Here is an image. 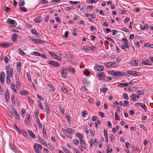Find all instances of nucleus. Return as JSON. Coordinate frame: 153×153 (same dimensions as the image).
<instances>
[{
  "mask_svg": "<svg viewBox=\"0 0 153 153\" xmlns=\"http://www.w3.org/2000/svg\"><path fill=\"white\" fill-rule=\"evenodd\" d=\"M32 40L35 43L40 44L43 43V41L39 39H36L35 38H33L32 39Z\"/></svg>",
  "mask_w": 153,
  "mask_h": 153,
  "instance_id": "ddd939ff",
  "label": "nucleus"
},
{
  "mask_svg": "<svg viewBox=\"0 0 153 153\" xmlns=\"http://www.w3.org/2000/svg\"><path fill=\"white\" fill-rule=\"evenodd\" d=\"M103 68V66L102 65H96L95 67V70L99 71H102Z\"/></svg>",
  "mask_w": 153,
  "mask_h": 153,
  "instance_id": "9d476101",
  "label": "nucleus"
},
{
  "mask_svg": "<svg viewBox=\"0 0 153 153\" xmlns=\"http://www.w3.org/2000/svg\"><path fill=\"white\" fill-rule=\"evenodd\" d=\"M142 64H144L145 65H151L152 64V62L147 59H146L144 61L142 62Z\"/></svg>",
  "mask_w": 153,
  "mask_h": 153,
  "instance_id": "4468645a",
  "label": "nucleus"
},
{
  "mask_svg": "<svg viewBox=\"0 0 153 153\" xmlns=\"http://www.w3.org/2000/svg\"><path fill=\"white\" fill-rule=\"evenodd\" d=\"M139 126L140 128L143 129V130L147 131L146 127L144 125L142 124H140L139 125Z\"/></svg>",
  "mask_w": 153,
  "mask_h": 153,
  "instance_id": "864d4df0",
  "label": "nucleus"
},
{
  "mask_svg": "<svg viewBox=\"0 0 153 153\" xmlns=\"http://www.w3.org/2000/svg\"><path fill=\"white\" fill-rule=\"evenodd\" d=\"M94 144V145L96 146H97L98 145V141L96 139H95L93 143V144Z\"/></svg>",
  "mask_w": 153,
  "mask_h": 153,
  "instance_id": "5fc2aeb1",
  "label": "nucleus"
},
{
  "mask_svg": "<svg viewBox=\"0 0 153 153\" xmlns=\"http://www.w3.org/2000/svg\"><path fill=\"white\" fill-rule=\"evenodd\" d=\"M12 44L7 42L0 44V47L2 48H7L11 46Z\"/></svg>",
  "mask_w": 153,
  "mask_h": 153,
  "instance_id": "0eeeda50",
  "label": "nucleus"
},
{
  "mask_svg": "<svg viewBox=\"0 0 153 153\" xmlns=\"http://www.w3.org/2000/svg\"><path fill=\"white\" fill-rule=\"evenodd\" d=\"M62 89L63 91V92H64L65 94H66L68 92V91L67 89H66L64 87H62Z\"/></svg>",
  "mask_w": 153,
  "mask_h": 153,
  "instance_id": "4d7b16f0",
  "label": "nucleus"
},
{
  "mask_svg": "<svg viewBox=\"0 0 153 153\" xmlns=\"http://www.w3.org/2000/svg\"><path fill=\"white\" fill-rule=\"evenodd\" d=\"M140 106L145 110V111L147 110V108L146 107V105L144 104H143V103H141Z\"/></svg>",
  "mask_w": 153,
  "mask_h": 153,
  "instance_id": "a19ab883",
  "label": "nucleus"
},
{
  "mask_svg": "<svg viewBox=\"0 0 153 153\" xmlns=\"http://www.w3.org/2000/svg\"><path fill=\"white\" fill-rule=\"evenodd\" d=\"M9 59L6 56H5L4 58V60L6 63H7L8 62V60H9Z\"/></svg>",
  "mask_w": 153,
  "mask_h": 153,
  "instance_id": "69168bd1",
  "label": "nucleus"
},
{
  "mask_svg": "<svg viewBox=\"0 0 153 153\" xmlns=\"http://www.w3.org/2000/svg\"><path fill=\"white\" fill-rule=\"evenodd\" d=\"M39 2L43 4H47L48 3V1L45 0H40Z\"/></svg>",
  "mask_w": 153,
  "mask_h": 153,
  "instance_id": "e2e57ef3",
  "label": "nucleus"
},
{
  "mask_svg": "<svg viewBox=\"0 0 153 153\" xmlns=\"http://www.w3.org/2000/svg\"><path fill=\"white\" fill-rule=\"evenodd\" d=\"M129 105V102L126 100H124L123 102V107H125L128 106Z\"/></svg>",
  "mask_w": 153,
  "mask_h": 153,
  "instance_id": "bb28decb",
  "label": "nucleus"
},
{
  "mask_svg": "<svg viewBox=\"0 0 153 153\" xmlns=\"http://www.w3.org/2000/svg\"><path fill=\"white\" fill-rule=\"evenodd\" d=\"M72 8V7H66L65 8V10L66 11H68L69 10H71Z\"/></svg>",
  "mask_w": 153,
  "mask_h": 153,
  "instance_id": "338daca9",
  "label": "nucleus"
},
{
  "mask_svg": "<svg viewBox=\"0 0 153 153\" xmlns=\"http://www.w3.org/2000/svg\"><path fill=\"white\" fill-rule=\"evenodd\" d=\"M4 96L6 101H7L9 100V94L8 89L6 90V93L4 94Z\"/></svg>",
  "mask_w": 153,
  "mask_h": 153,
  "instance_id": "2eb2a0df",
  "label": "nucleus"
},
{
  "mask_svg": "<svg viewBox=\"0 0 153 153\" xmlns=\"http://www.w3.org/2000/svg\"><path fill=\"white\" fill-rule=\"evenodd\" d=\"M7 22L8 23L11 25L14 24L15 23L16 24V21L14 20L11 19L10 18H9L7 19Z\"/></svg>",
  "mask_w": 153,
  "mask_h": 153,
  "instance_id": "dca6fc26",
  "label": "nucleus"
},
{
  "mask_svg": "<svg viewBox=\"0 0 153 153\" xmlns=\"http://www.w3.org/2000/svg\"><path fill=\"white\" fill-rule=\"evenodd\" d=\"M37 97L40 101H43L44 100L43 98L41 96H39L38 94L37 95Z\"/></svg>",
  "mask_w": 153,
  "mask_h": 153,
  "instance_id": "052dcab7",
  "label": "nucleus"
},
{
  "mask_svg": "<svg viewBox=\"0 0 153 153\" xmlns=\"http://www.w3.org/2000/svg\"><path fill=\"white\" fill-rule=\"evenodd\" d=\"M28 94V92L27 91L25 90L22 91L20 94L22 95L25 96L27 95Z\"/></svg>",
  "mask_w": 153,
  "mask_h": 153,
  "instance_id": "473e14b6",
  "label": "nucleus"
},
{
  "mask_svg": "<svg viewBox=\"0 0 153 153\" xmlns=\"http://www.w3.org/2000/svg\"><path fill=\"white\" fill-rule=\"evenodd\" d=\"M31 32L32 34H34L37 37H39V34L37 33L36 30L35 29H32L31 30Z\"/></svg>",
  "mask_w": 153,
  "mask_h": 153,
  "instance_id": "412c9836",
  "label": "nucleus"
},
{
  "mask_svg": "<svg viewBox=\"0 0 153 153\" xmlns=\"http://www.w3.org/2000/svg\"><path fill=\"white\" fill-rule=\"evenodd\" d=\"M48 63L49 65L53 67H57L60 66V65L58 62L52 60H49Z\"/></svg>",
  "mask_w": 153,
  "mask_h": 153,
  "instance_id": "20e7f679",
  "label": "nucleus"
},
{
  "mask_svg": "<svg viewBox=\"0 0 153 153\" xmlns=\"http://www.w3.org/2000/svg\"><path fill=\"white\" fill-rule=\"evenodd\" d=\"M131 99L134 101H136L137 100L136 98V95L135 94H133L131 96Z\"/></svg>",
  "mask_w": 153,
  "mask_h": 153,
  "instance_id": "4c0bfd02",
  "label": "nucleus"
},
{
  "mask_svg": "<svg viewBox=\"0 0 153 153\" xmlns=\"http://www.w3.org/2000/svg\"><path fill=\"white\" fill-rule=\"evenodd\" d=\"M30 54L32 55H34L38 56H40V53L39 52L37 51H33L30 53Z\"/></svg>",
  "mask_w": 153,
  "mask_h": 153,
  "instance_id": "b1692460",
  "label": "nucleus"
},
{
  "mask_svg": "<svg viewBox=\"0 0 153 153\" xmlns=\"http://www.w3.org/2000/svg\"><path fill=\"white\" fill-rule=\"evenodd\" d=\"M115 120H120V118L119 117V115H118L116 113H115Z\"/></svg>",
  "mask_w": 153,
  "mask_h": 153,
  "instance_id": "603ef678",
  "label": "nucleus"
},
{
  "mask_svg": "<svg viewBox=\"0 0 153 153\" xmlns=\"http://www.w3.org/2000/svg\"><path fill=\"white\" fill-rule=\"evenodd\" d=\"M18 38V35L15 33H14L12 35L11 39L13 42L17 41V39Z\"/></svg>",
  "mask_w": 153,
  "mask_h": 153,
  "instance_id": "f8f14e48",
  "label": "nucleus"
},
{
  "mask_svg": "<svg viewBox=\"0 0 153 153\" xmlns=\"http://www.w3.org/2000/svg\"><path fill=\"white\" fill-rule=\"evenodd\" d=\"M90 74V72L88 71L87 69L85 70V71L84 72V74L86 76H89Z\"/></svg>",
  "mask_w": 153,
  "mask_h": 153,
  "instance_id": "ea45409f",
  "label": "nucleus"
},
{
  "mask_svg": "<svg viewBox=\"0 0 153 153\" xmlns=\"http://www.w3.org/2000/svg\"><path fill=\"white\" fill-rule=\"evenodd\" d=\"M19 51L20 53V54L21 55H25V53L22 51V50L21 48L19 49Z\"/></svg>",
  "mask_w": 153,
  "mask_h": 153,
  "instance_id": "13d9d810",
  "label": "nucleus"
},
{
  "mask_svg": "<svg viewBox=\"0 0 153 153\" xmlns=\"http://www.w3.org/2000/svg\"><path fill=\"white\" fill-rule=\"evenodd\" d=\"M47 85L50 88H52L53 91H55V88L53 86V85L50 84H47Z\"/></svg>",
  "mask_w": 153,
  "mask_h": 153,
  "instance_id": "58836bf2",
  "label": "nucleus"
},
{
  "mask_svg": "<svg viewBox=\"0 0 153 153\" xmlns=\"http://www.w3.org/2000/svg\"><path fill=\"white\" fill-rule=\"evenodd\" d=\"M127 11L126 10H119V13L120 14H124L126 13Z\"/></svg>",
  "mask_w": 153,
  "mask_h": 153,
  "instance_id": "0e129e2a",
  "label": "nucleus"
},
{
  "mask_svg": "<svg viewBox=\"0 0 153 153\" xmlns=\"http://www.w3.org/2000/svg\"><path fill=\"white\" fill-rule=\"evenodd\" d=\"M131 64L133 66H137L138 65V63L136 62L135 60H132L131 61Z\"/></svg>",
  "mask_w": 153,
  "mask_h": 153,
  "instance_id": "393cba45",
  "label": "nucleus"
},
{
  "mask_svg": "<svg viewBox=\"0 0 153 153\" xmlns=\"http://www.w3.org/2000/svg\"><path fill=\"white\" fill-rule=\"evenodd\" d=\"M19 9L20 10H22L23 11L25 12H27V9L25 7H19Z\"/></svg>",
  "mask_w": 153,
  "mask_h": 153,
  "instance_id": "49530a36",
  "label": "nucleus"
},
{
  "mask_svg": "<svg viewBox=\"0 0 153 153\" xmlns=\"http://www.w3.org/2000/svg\"><path fill=\"white\" fill-rule=\"evenodd\" d=\"M105 39L108 40L109 41L111 42L112 43H114V41L113 39H112L111 38L109 37H105Z\"/></svg>",
  "mask_w": 153,
  "mask_h": 153,
  "instance_id": "c9c22d12",
  "label": "nucleus"
},
{
  "mask_svg": "<svg viewBox=\"0 0 153 153\" xmlns=\"http://www.w3.org/2000/svg\"><path fill=\"white\" fill-rule=\"evenodd\" d=\"M42 133L43 136L44 137H45L46 138H47L48 135L46 133V128H45V126L43 127Z\"/></svg>",
  "mask_w": 153,
  "mask_h": 153,
  "instance_id": "6ab92c4d",
  "label": "nucleus"
},
{
  "mask_svg": "<svg viewBox=\"0 0 153 153\" xmlns=\"http://www.w3.org/2000/svg\"><path fill=\"white\" fill-rule=\"evenodd\" d=\"M11 100H12V103L15 105L16 104V102L14 98V96L13 95H12L11 97Z\"/></svg>",
  "mask_w": 153,
  "mask_h": 153,
  "instance_id": "3c124183",
  "label": "nucleus"
},
{
  "mask_svg": "<svg viewBox=\"0 0 153 153\" xmlns=\"http://www.w3.org/2000/svg\"><path fill=\"white\" fill-rule=\"evenodd\" d=\"M25 4V2L24 0H21L19 3V5L20 6H22Z\"/></svg>",
  "mask_w": 153,
  "mask_h": 153,
  "instance_id": "72a5a7b5",
  "label": "nucleus"
},
{
  "mask_svg": "<svg viewBox=\"0 0 153 153\" xmlns=\"http://www.w3.org/2000/svg\"><path fill=\"white\" fill-rule=\"evenodd\" d=\"M37 123L39 126L40 128H42V125L39 119L38 118V117H37Z\"/></svg>",
  "mask_w": 153,
  "mask_h": 153,
  "instance_id": "c85d7f7f",
  "label": "nucleus"
},
{
  "mask_svg": "<svg viewBox=\"0 0 153 153\" xmlns=\"http://www.w3.org/2000/svg\"><path fill=\"white\" fill-rule=\"evenodd\" d=\"M60 72L62 77L64 78L66 77L67 73L66 70L65 69L63 68H62Z\"/></svg>",
  "mask_w": 153,
  "mask_h": 153,
  "instance_id": "423d86ee",
  "label": "nucleus"
},
{
  "mask_svg": "<svg viewBox=\"0 0 153 153\" xmlns=\"http://www.w3.org/2000/svg\"><path fill=\"white\" fill-rule=\"evenodd\" d=\"M104 65L105 66H107L108 68L115 67L117 66L116 63L112 62L105 63H104Z\"/></svg>",
  "mask_w": 153,
  "mask_h": 153,
  "instance_id": "39448f33",
  "label": "nucleus"
},
{
  "mask_svg": "<svg viewBox=\"0 0 153 153\" xmlns=\"http://www.w3.org/2000/svg\"><path fill=\"white\" fill-rule=\"evenodd\" d=\"M29 135L33 138H35V136L34 134L30 130H28L27 131Z\"/></svg>",
  "mask_w": 153,
  "mask_h": 153,
  "instance_id": "4be33fe9",
  "label": "nucleus"
},
{
  "mask_svg": "<svg viewBox=\"0 0 153 153\" xmlns=\"http://www.w3.org/2000/svg\"><path fill=\"white\" fill-rule=\"evenodd\" d=\"M144 91H143L138 90L136 91V93L139 95H142L144 94Z\"/></svg>",
  "mask_w": 153,
  "mask_h": 153,
  "instance_id": "09e8293b",
  "label": "nucleus"
},
{
  "mask_svg": "<svg viewBox=\"0 0 153 153\" xmlns=\"http://www.w3.org/2000/svg\"><path fill=\"white\" fill-rule=\"evenodd\" d=\"M76 136L79 138L80 139V140L83 139V136L82 134L78 133H77L76 134Z\"/></svg>",
  "mask_w": 153,
  "mask_h": 153,
  "instance_id": "cd10ccee",
  "label": "nucleus"
},
{
  "mask_svg": "<svg viewBox=\"0 0 153 153\" xmlns=\"http://www.w3.org/2000/svg\"><path fill=\"white\" fill-rule=\"evenodd\" d=\"M21 131L22 132V134L24 137H25L27 136V133L23 129H21Z\"/></svg>",
  "mask_w": 153,
  "mask_h": 153,
  "instance_id": "c03bdc74",
  "label": "nucleus"
},
{
  "mask_svg": "<svg viewBox=\"0 0 153 153\" xmlns=\"http://www.w3.org/2000/svg\"><path fill=\"white\" fill-rule=\"evenodd\" d=\"M87 113L86 111H83L82 112V116L83 117H85L86 116V115L87 114Z\"/></svg>",
  "mask_w": 153,
  "mask_h": 153,
  "instance_id": "6e6d98bb",
  "label": "nucleus"
},
{
  "mask_svg": "<svg viewBox=\"0 0 153 153\" xmlns=\"http://www.w3.org/2000/svg\"><path fill=\"white\" fill-rule=\"evenodd\" d=\"M42 20V19L40 17H38L35 19V21L37 23H39Z\"/></svg>",
  "mask_w": 153,
  "mask_h": 153,
  "instance_id": "aec40b11",
  "label": "nucleus"
},
{
  "mask_svg": "<svg viewBox=\"0 0 153 153\" xmlns=\"http://www.w3.org/2000/svg\"><path fill=\"white\" fill-rule=\"evenodd\" d=\"M98 76H99V79L100 80H105V77L103 72H100L98 74Z\"/></svg>",
  "mask_w": 153,
  "mask_h": 153,
  "instance_id": "1a4fd4ad",
  "label": "nucleus"
},
{
  "mask_svg": "<svg viewBox=\"0 0 153 153\" xmlns=\"http://www.w3.org/2000/svg\"><path fill=\"white\" fill-rule=\"evenodd\" d=\"M79 2H80L79 1H69L70 4H73V5L78 4L79 3Z\"/></svg>",
  "mask_w": 153,
  "mask_h": 153,
  "instance_id": "79ce46f5",
  "label": "nucleus"
},
{
  "mask_svg": "<svg viewBox=\"0 0 153 153\" xmlns=\"http://www.w3.org/2000/svg\"><path fill=\"white\" fill-rule=\"evenodd\" d=\"M12 112L13 113L14 116L15 117L17 120H19L20 119V117L18 115V113L16 111V109L13 108H12L11 109Z\"/></svg>",
  "mask_w": 153,
  "mask_h": 153,
  "instance_id": "6e6552de",
  "label": "nucleus"
},
{
  "mask_svg": "<svg viewBox=\"0 0 153 153\" xmlns=\"http://www.w3.org/2000/svg\"><path fill=\"white\" fill-rule=\"evenodd\" d=\"M80 144L82 148H83L84 149H85L86 148V144L84 140H80Z\"/></svg>",
  "mask_w": 153,
  "mask_h": 153,
  "instance_id": "9b49d317",
  "label": "nucleus"
},
{
  "mask_svg": "<svg viewBox=\"0 0 153 153\" xmlns=\"http://www.w3.org/2000/svg\"><path fill=\"white\" fill-rule=\"evenodd\" d=\"M82 83L84 85H88L90 83L89 82H88L87 78H85L82 81Z\"/></svg>",
  "mask_w": 153,
  "mask_h": 153,
  "instance_id": "a878e982",
  "label": "nucleus"
},
{
  "mask_svg": "<svg viewBox=\"0 0 153 153\" xmlns=\"http://www.w3.org/2000/svg\"><path fill=\"white\" fill-rule=\"evenodd\" d=\"M108 90V88H103L102 89H100V91L101 92L103 93H106Z\"/></svg>",
  "mask_w": 153,
  "mask_h": 153,
  "instance_id": "2f4dec72",
  "label": "nucleus"
},
{
  "mask_svg": "<svg viewBox=\"0 0 153 153\" xmlns=\"http://www.w3.org/2000/svg\"><path fill=\"white\" fill-rule=\"evenodd\" d=\"M69 131H68V133L70 134H74L75 132V131L72 129L68 128V129Z\"/></svg>",
  "mask_w": 153,
  "mask_h": 153,
  "instance_id": "37998d69",
  "label": "nucleus"
},
{
  "mask_svg": "<svg viewBox=\"0 0 153 153\" xmlns=\"http://www.w3.org/2000/svg\"><path fill=\"white\" fill-rule=\"evenodd\" d=\"M10 76H8V75H7V78H6V82L7 84L8 85H9L11 81L10 80Z\"/></svg>",
  "mask_w": 153,
  "mask_h": 153,
  "instance_id": "c756f323",
  "label": "nucleus"
},
{
  "mask_svg": "<svg viewBox=\"0 0 153 153\" xmlns=\"http://www.w3.org/2000/svg\"><path fill=\"white\" fill-rule=\"evenodd\" d=\"M5 77V74L4 72L2 71L0 73V81L4 80Z\"/></svg>",
  "mask_w": 153,
  "mask_h": 153,
  "instance_id": "f3484780",
  "label": "nucleus"
},
{
  "mask_svg": "<svg viewBox=\"0 0 153 153\" xmlns=\"http://www.w3.org/2000/svg\"><path fill=\"white\" fill-rule=\"evenodd\" d=\"M123 96L125 99L126 100H128L129 99L128 96L127 94L124 93L123 94Z\"/></svg>",
  "mask_w": 153,
  "mask_h": 153,
  "instance_id": "680f3d73",
  "label": "nucleus"
},
{
  "mask_svg": "<svg viewBox=\"0 0 153 153\" xmlns=\"http://www.w3.org/2000/svg\"><path fill=\"white\" fill-rule=\"evenodd\" d=\"M45 110L49 108V105L48 103L47 102H45Z\"/></svg>",
  "mask_w": 153,
  "mask_h": 153,
  "instance_id": "de8ad7c7",
  "label": "nucleus"
},
{
  "mask_svg": "<svg viewBox=\"0 0 153 153\" xmlns=\"http://www.w3.org/2000/svg\"><path fill=\"white\" fill-rule=\"evenodd\" d=\"M5 69L7 74V75L10 76V77L11 78L13 77V68L11 67H10L9 65H8L5 67Z\"/></svg>",
  "mask_w": 153,
  "mask_h": 153,
  "instance_id": "f03ea898",
  "label": "nucleus"
},
{
  "mask_svg": "<svg viewBox=\"0 0 153 153\" xmlns=\"http://www.w3.org/2000/svg\"><path fill=\"white\" fill-rule=\"evenodd\" d=\"M33 148L36 153H41L39 150H41L42 149V147L41 145L35 143Z\"/></svg>",
  "mask_w": 153,
  "mask_h": 153,
  "instance_id": "7ed1b4c3",
  "label": "nucleus"
},
{
  "mask_svg": "<svg viewBox=\"0 0 153 153\" xmlns=\"http://www.w3.org/2000/svg\"><path fill=\"white\" fill-rule=\"evenodd\" d=\"M39 140L41 144H42L44 146H47V144L43 140L40 138V137L39 138Z\"/></svg>",
  "mask_w": 153,
  "mask_h": 153,
  "instance_id": "5701e85b",
  "label": "nucleus"
},
{
  "mask_svg": "<svg viewBox=\"0 0 153 153\" xmlns=\"http://www.w3.org/2000/svg\"><path fill=\"white\" fill-rule=\"evenodd\" d=\"M63 149L64 151L66 153H70L69 151L65 147L63 148Z\"/></svg>",
  "mask_w": 153,
  "mask_h": 153,
  "instance_id": "774afa93",
  "label": "nucleus"
},
{
  "mask_svg": "<svg viewBox=\"0 0 153 153\" xmlns=\"http://www.w3.org/2000/svg\"><path fill=\"white\" fill-rule=\"evenodd\" d=\"M83 49L86 51H89L91 50V48L88 46H85L83 47Z\"/></svg>",
  "mask_w": 153,
  "mask_h": 153,
  "instance_id": "7c9ffc66",
  "label": "nucleus"
},
{
  "mask_svg": "<svg viewBox=\"0 0 153 153\" xmlns=\"http://www.w3.org/2000/svg\"><path fill=\"white\" fill-rule=\"evenodd\" d=\"M135 71H127V73L125 72H121L120 71H109L108 73L112 74L114 78H118L120 76H126L127 74L130 75L131 76L134 75Z\"/></svg>",
  "mask_w": 153,
  "mask_h": 153,
  "instance_id": "f257e3e1",
  "label": "nucleus"
},
{
  "mask_svg": "<svg viewBox=\"0 0 153 153\" xmlns=\"http://www.w3.org/2000/svg\"><path fill=\"white\" fill-rule=\"evenodd\" d=\"M110 138L112 143L113 142V140H115V137L112 134H110Z\"/></svg>",
  "mask_w": 153,
  "mask_h": 153,
  "instance_id": "8fccbe9b",
  "label": "nucleus"
},
{
  "mask_svg": "<svg viewBox=\"0 0 153 153\" xmlns=\"http://www.w3.org/2000/svg\"><path fill=\"white\" fill-rule=\"evenodd\" d=\"M54 58L58 60L61 61V59L60 56L56 54H55Z\"/></svg>",
  "mask_w": 153,
  "mask_h": 153,
  "instance_id": "a18cd8bd",
  "label": "nucleus"
},
{
  "mask_svg": "<svg viewBox=\"0 0 153 153\" xmlns=\"http://www.w3.org/2000/svg\"><path fill=\"white\" fill-rule=\"evenodd\" d=\"M21 63L20 62H17V68L18 70H20L21 68Z\"/></svg>",
  "mask_w": 153,
  "mask_h": 153,
  "instance_id": "e433bc0d",
  "label": "nucleus"
},
{
  "mask_svg": "<svg viewBox=\"0 0 153 153\" xmlns=\"http://www.w3.org/2000/svg\"><path fill=\"white\" fill-rule=\"evenodd\" d=\"M14 127H15L14 128L18 132H19L20 134H21V132L19 129L18 128V127L16 125H14Z\"/></svg>",
  "mask_w": 153,
  "mask_h": 153,
  "instance_id": "bf43d9fd",
  "label": "nucleus"
},
{
  "mask_svg": "<svg viewBox=\"0 0 153 153\" xmlns=\"http://www.w3.org/2000/svg\"><path fill=\"white\" fill-rule=\"evenodd\" d=\"M98 1V0H87V2L88 3H95Z\"/></svg>",
  "mask_w": 153,
  "mask_h": 153,
  "instance_id": "f704fd0d",
  "label": "nucleus"
},
{
  "mask_svg": "<svg viewBox=\"0 0 153 153\" xmlns=\"http://www.w3.org/2000/svg\"><path fill=\"white\" fill-rule=\"evenodd\" d=\"M128 86V84L127 82L125 83H119L118 84L117 86L120 87H123Z\"/></svg>",
  "mask_w": 153,
  "mask_h": 153,
  "instance_id": "a211bd4d",
  "label": "nucleus"
}]
</instances>
